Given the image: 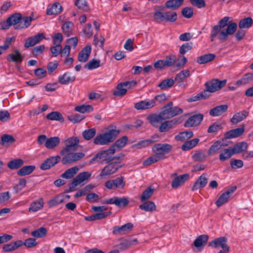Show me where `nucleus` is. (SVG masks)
Returning <instances> with one entry per match:
<instances>
[{
  "label": "nucleus",
  "mask_w": 253,
  "mask_h": 253,
  "mask_svg": "<svg viewBox=\"0 0 253 253\" xmlns=\"http://www.w3.org/2000/svg\"><path fill=\"white\" fill-rule=\"evenodd\" d=\"M230 17L225 16L219 21L216 25L221 31L218 39L222 42L228 39L229 35H233L237 30V24L235 22L229 21Z\"/></svg>",
  "instance_id": "1"
},
{
  "label": "nucleus",
  "mask_w": 253,
  "mask_h": 253,
  "mask_svg": "<svg viewBox=\"0 0 253 253\" xmlns=\"http://www.w3.org/2000/svg\"><path fill=\"white\" fill-rule=\"evenodd\" d=\"M120 130L111 129L105 133L97 135L93 140L96 145H108L113 142L120 133Z\"/></svg>",
  "instance_id": "2"
},
{
  "label": "nucleus",
  "mask_w": 253,
  "mask_h": 253,
  "mask_svg": "<svg viewBox=\"0 0 253 253\" xmlns=\"http://www.w3.org/2000/svg\"><path fill=\"white\" fill-rule=\"evenodd\" d=\"M177 17V13L173 11L162 12L160 8L158 10L155 9L153 14L154 20L157 23L163 22L173 23L176 20Z\"/></svg>",
  "instance_id": "3"
},
{
  "label": "nucleus",
  "mask_w": 253,
  "mask_h": 253,
  "mask_svg": "<svg viewBox=\"0 0 253 253\" xmlns=\"http://www.w3.org/2000/svg\"><path fill=\"white\" fill-rule=\"evenodd\" d=\"M169 108L163 107L158 114H153L148 116L147 119L153 126H156V124L162 121L169 120L172 118L170 114Z\"/></svg>",
  "instance_id": "4"
},
{
  "label": "nucleus",
  "mask_w": 253,
  "mask_h": 253,
  "mask_svg": "<svg viewBox=\"0 0 253 253\" xmlns=\"http://www.w3.org/2000/svg\"><path fill=\"white\" fill-rule=\"evenodd\" d=\"M116 149L114 146H111L108 150L101 151L97 153L90 160L89 163L100 160L105 161L107 163L111 162V156L115 153Z\"/></svg>",
  "instance_id": "5"
},
{
  "label": "nucleus",
  "mask_w": 253,
  "mask_h": 253,
  "mask_svg": "<svg viewBox=\"0 0 253 253\" xmlns=\"http://www.w3.org/2000/svg\"><path fill=\"white\" fill-rule=\"evenodd\" d=\"M226 83V80L220 81L218 79H212L207 82L205 85L206 88L204 89L206 93L208 92L210 93L214 92L224 86Z\"/></svg>",
  "instance_id": "6"
},
{
  "label": "nucleus",
  "mask_w": 253,
  "mask_h": 253,
  "mask_svg": "<svg viewBox=\"0 0 253 253\" xmlns=\"http://www.w3.org/2000/svg\"><path fill=\"white\" fill-rule=\"evenodd\" d=\"M91 176V173L87 171H84L78 174L75 178H74L72 182L69 185V190L67 192H71L76 190V187L84 182V180H88Z\"/></svg>",
  "instance_id": "7"
},
{
  "label": "nucleus",
  "mask_w": 253,
  "mask_h": 253,
  "mask_svg": "<svg viewBox=\"0 0 253 253\" xmlns=\"http://www.w3.org/2000/svg\"><path fill=\"white\" fill-rule=\"evenodd\" d=\"M183 120V118L182 117L175 118L171 120H164L165 121L161 123L159 127V130L161 132L168 131L172 128L175 125L181 123Z\"/></svg>",
  "instance_id": "8"
},
{
  "label": "nucleus",
  "mask_w": 253,
  "mask_h": 253,
  "mask_svg": "<svg viewBox=\"0 0 253 253\" xmlns=\"http://www.w3.org/2000/svg\"><path fill=\"white\" fill-rule=\"evenodd\" d=\"M172 149V146L168 143H157L152 147V151L161 159L163 156L169 153Z\"/></svg>",
  "instance_id": "9"
},
{
  "label": "nucleus",
  "mask_w": 253,
  "mask_h": 253,
  "mask_svg": "<svg viewBox=\"0 0 253 253\" xmlns=\"http://www.w3.org/2000/svg\"><path fill=\"white\" fill-rule=\"evenodd\" d=\"M102 204H114L120 208L126 207L129 203L128 198L123 197H114L108 199L103 200L101 201Z\"/></svg>",
  "instance_id": "10"
},
{
  "label": "nucleus",
  "mask_w": 253,
  "mask_h": 253,
  "mask_svg": "<svg viewBox=\"0 0 253 253\" xmlns=\"http://www.w3.org/2000/svg\"><path fill=\"white\" fill-rule=\"evenodd\" d=\"M79 141V138L77 137H71L68 138L66 141V147L60 152L61 155H63L67 152L77 150L78 148L80 146Z\"/></svg>",
  "instance_id": "11"
},
{
  "label": "nucleus",
  "mask_w": 253,
  "mask_h": 253,
  "mask_svg": "<svg viewBox=\"0 0 253 253\" xmlns=\"http://www.w3.org/2000/svg\"><path fill=\"white\" fill-rule=\"evenodd\" d=\"M101 170L99 176L101 178L104 177L115 173L122 165L120 162H110Z\"/></svg>",
  "instance_id": "12"
},
{
  "label": "nucleus",
  "mask_w": 253,
  "mask_h": 253,
  "mask_svg": "<svg viewBox=\"0 0 253 253\" xmlns=\"http://www.w3.org/2000/svg\"><path fill=\"white\" fill-rule=\"evenodd\" d=\"M68 153L62 159L61 161L63 165H68L76 162L83 158L84 156V154L81 152L74 153L70 152Z\"/></svg>",
  "instance_id": "13"
},
{
  "label": "nucleus",
  "mask_w": 253,
  "mask_h": 253,
  "mask_svg": "<svg viewBox=\"0 0 253 253\" xmlns=\"http://www.w3.org/2000/svg\"><path fill=\"white\" fill-rule=\"evenodd\" d=\"M204 116L202 114L194 115L189 117L185 122L184 126L190 127L199 126L203 120Z\"/></svg>",
  "instance_id": "14"
},
{
  "label": "nucleus",
  "mask_w": 253,
  "mask_h": 253,
  "mask_svg": "<svg viewBox=\"0 0 253 253\" xmlns=\"http://www.w3.org/2000/svg\"><path fill=\"white\" fill-rule=\"evenodd\" d=\"M159 139L160 136L158 134H154L152 135L150 139H144L138 141L137 143L133 144L132 147L137 149L146 147L158 141Z\"/></svg>",
  "instance_id": "15"
},
{
  "label": "nucleus",
  "mask_w": 253,
  "mask_h": 253,
  "mask_svg": "<svg viewBox=\"0 0 253 253\" xmlns=\"http://www.w3.org/2000/svg\"><path fill=\"white\" fill-rule=\"evenodd\" d=\"M61 157L59 156L50 157L46 159L40 166V169L45 170L49 169L55 166L60 161Z\"/></svg>",
  "instance_id": "16"
},
{
  "label": "nucleus",
  "mask_w": 253,
  "mask_h": 253,
  "mask_svg": "<svg viewBox=\"0 0 253 253\" xmlns=\"http://www.w3.org/2000/svg\"><path fill=\"white\" fill-rule=\"evenodd\" d=\"M44 38L45 36L43 33H39L35 36L30 37L26 40L24 43V46L26 48L33 46L39 43Z\"/></svg>",
  "instance_id": "17"
},
{
  "label": "nucleus",
  "mask_w": 253,
  "mask_h": 253,
  "mask_svg": "<svg viewBox=\"0 0 253 253\" xmlns=\"http://www.w3.org/2000/svg\"><path fill=\"white\" fill-rule=\"evenodd\" d=\"M184 0H169L165 3V6H159L160 10L164 11L165 8L175 10L179 8L183 3Z\"/></svg>",
  "instance_id": "18"
},
{
  "label": "nucleus",
  "mask_w": 253,
  "mask_h": 253,
  "mask_svg": "<svg viewBox=\"0 0 253 253\" xmlns=\"http://www.w3.org/2000/svg\"><path fill=\"white\" fill-rule=\"evenodd\" d=\"M133 227V225L131 223H127L121 226L114 227L112 233L114 235L125 234L130 231Z\"/></svg>",
  "instance_id": "19"
},
{
  "label": "nucleus",
  "mask_w": 253,
  "mask_h": 253,
  "mask_svg": "<svg viewBox=\"0 0 253 253\" xmlns=\"http://www.w3.org/2000/svg\"><path fill=\"white\" fill-rule=\"evenodd\" d=\"M227 238L225 237H220L215 238L211 242L209 243V246L214 248H217L220 247L222 249L229 248L227 244Z\"/></svg>",
  "instance_id": "20"
},
{
  "label": "nucleus",
  "mask_w": 253,
  "mask_h": 253,
  "mask_svg": "<svg viewBox=\"0 0 253 253\" xmlns=\"http://www.w3.org/2000/svg\"><path fill=\"white\" fill-rule=\"evenodd\" d=\"M207 176V174L206 173H203L199 176L192 187V190L195 191L205 187L208 181V178Z\"/></svg>",
  "instance_id": "21"
},
{
  "label": "nucleus",
  "mask_w": 253,
  "mask_h": 253,
  "mask_svg": "<svg viewBox=\"0 0 253 253\" xmlns=\"http://www.w3.org/2000/svg\"><path fill=\"white\" fill-rule=\"evenodd\" d=\"M245 131V125H242L240 127L231 129L224 134L225 139H230L240 136Z\"/></svg>",
  "instance_id": "22"
},
{
  "label": "nucleus",
  "mask_w": 253,
  "mask_h": 253,
  "mask_svg": "<svg viewBox=\"0 0 253 253\" xmlns=\"http://www.w3.org/2000/svg\"><path fill=\"white\" fill-rule=\"evenodd\" d=\"M190 177L189 173H185L175 177L171 182V187L176 189L183 185Z\"/></svg>",
  "instance_id": "23"
},
{
  "label": "nucleus",
  "mask_w": 253,
  "mask_h": 253,
  "mask_svg": "<svg viewBox=\"0 0 253 253\" xmlns=\"http://www.w3.org/2000/svg\"><path fill=\"white\" fill-rule=\"evenodd\" d=\"M91 51V46L87 45L82 49L78 54V59L80 62H85L89 58Z\"/></svg>",
  "instance_id": "24"
},
{
  "label": "nucleus",
  "mask_w": 253,
  "mask_h": 253,
  "mask_svg": "<svg viewBox=\"0 0 253 253\" xmlns=\"http://www.w3.org/2000/svg\"><path fill=\"white\" fill-rule=\"evenodd\" d=\"M62 11V7L60 3L55 2L52 5H49L46 9V14L47 15H57L61 13Z\"/></svg>",
  "instance_id": "25"
},
{
  "label": "nucleus",
  "mask_w": 253,
  "mask_h": 253,
  "mask_svg": "<svg viewBox=\"0 0 253 253\" xmlns=\"http://www.w3.org/2000/svg\"><path fill=\"white\" fill-rule=\"evenodd\" d=\"M76 80V77L70 72H66L58 77V83L61 84H67L73 82Z\"/></svg>",
  "instance_id": "26"
},
{
  "label": "nucleus",
  "mask_w": 253,
  "mask_h": 253,
  "mask_svg": "<svg viewBox=\"0 0 253 253\" xmlns=\"http://www.w3.org/2000/svg\"><path fill=\"white\" fill-rule=\"evenodd\" d=\"M249 115V112L243 110L235 113L230 119V122L233 124H237L244 120Z\"/></svg>",
  "instance_id": "27"
},
{
  "label": "nucleus",
  "mask_w": 253,
  "mask_h": 253,
  "mask_svg": "<svg viewBox=\"0 0 253 253\" xmlns=\"http://www.w3.org/2000/svg\"><path fill=\"white\" fill-rule=\"evenodd\" d=\"M127 83L124 82L119 84L115 90L113 92V94L116 96H124L127 91V89H128L127 86Z\"/></svg>",
  "instance_id": "28"
},
{
  "label": "nucleus",
  "mask_w": 253,
  "mask_h": 253,
  "mask_svg": "<svg viewBox=\"0 0 253 253\" xmlns=\"http://www.w3.org/2000/svg\"><path fill=\"white\" fill-rule=\"evenodd\" d=\"M6 59L9 62L21 63L23 61L21 53L18 49L14 50V52L7 55Z\"/></svg>",
  "instance_id": "29"
},
{
  "label": "nucleus",
  "mask_w": 253,
  "mask_h": 253,
  "mask_svg": "<svg viewBox=\"0 0 253 253\" xmlns=\"http://www.w3.org/2000/svg\"><path fill=\"white\" fill-rule=\"evenodd\" d=\"M228 109V105L226 104L220 105L216 106L210 111V115L211 116H219L223 113L226 112Z\"/></svg>",
  "instance_id": "30"
},
{
  "label": "nucleus",
  "mask_w": 253,
  "mask_h": 253,
  "mask_svg": "<svg viewBox=\"0 0 253 253\" xmlns=\"http://www.w3.org/2000/svg\"><path fill=\"white\" fill-rule=\"evenodd\" d=\"M23 244V241L18 240L13 243L5 244L2 247V250L5 252H10L16 250Z\"/></svg>",
  "instance_id": "31"
},
{
  "label": "nucleus",
  "mask_w": 253,
  "mask_h": 253,
  "mask_svg": "<svg viewBox=\"0 0 253 253\" xmlns=\"http://www.w3.org/2000/svg\"><path fill=\"white\" fill-rule=\"evenodd\" d=\"M60 142V139L58 136L48 138L46 141L45 147L48 149H52L57 146Z\"/></svg>",
  "instance_id": "32"
},
{
  "label": "nucleus",
  "mask_w": 253,
  "mask_h": 253,
  "mask_svg": "<svg viewBox=\"0 0 253 253\" xmlns=\"http://www.w3.org/2000/svg\"><path fill=\"white\" fill-rule=\"evenodd\" d=\"M32 20L33 18L31 16H24L23 17L21 16L20 23L15 27V29L19 30L27 28L30 25Z\"/></svg>",
  "instance_id": "33"
},
{
  "label": "nucleus",
  "mask_w": 253,
  "mask_h": 253,
  "mask_svg": "<svg viewBox=\"0 0 253 253\" xmlns=\"http://www.w3.org/2000/svg\"><path fill=\"white\" fill-rule=\"evenodd\" d=\"M215 55L213 53H208L200 56L197 58V62L200 64H203L213 60Z\"/></svg>",
  "instance_id": "34"
},
{
  "label": "nucleus",
  "mask_w": 253,
  "mask_h": 253,
  "mask_svg": "<svg viewBox=\"0 0 253 253\" xmlns=\"http://www.w3.org/2000/svg\"><path fill=\"white\" fill-rule=\"evenodd\" d=\"M21 20V14L20 13H15L7 18V22L9 23L10 26H14L16 27L17 25H19Z\"/></svg>",
  "instance_id": "35"
},
{
  "label": "nucleus",
  "mask_w": 253,
  "mask_h": 253,
  "mask_svg": "<svg viewBox=\"0 0 253 253\" xmlns=\"http://www.w3.org/2000/svg\"><path fill=\"white\" fill-rule=\"evenodd\" d=\"M209 239L207 235H201L199 236L194 241L193 244L197 248H200L205 246Z\"/></svg>",
  "instance_id": "36"
},
{
  "label": "nucleus",
  "mask_w": 253,
  "mask_h": 253,
  "mask_svg": "<svg viewBox=\"0 0 253 253\" xmlns=\"http://www.w3.org/2000/svg\"><path fill=\"white\" fill-rule=\"evenodd\" d=\"M193 136V132L191 131H184L180 132L174 137L176 141H184Z\"/></svg>",
  "instance_id": "37"
},
{
  "label": "nucleus",
  "mask_w": 253,
  "mask_h": 253,
  "mask_svg": "<svg viewBox=\"0 0 253 253\" xmlns=\"http://www.w3.org/2000/svg\"><path fill=\"white\" fill-rule=\"evenodd\" d=\"M79 168L76 167H73L70 168L61 174V177L65 179H70L73 178L74 175L78 172Z\"/></svg>",
  "instance_id": "38"
},
{
  "label": "nucleus",
  "mask_w": 253,
  "mask_h": 253,
  "mask_svg": "<svg viewBox=\"0 0 253 253\" xmlns=\"http://www.w3.org/2000/svg\"><path fill=\"white\" fill-rule=\"evenodd\" d=\"M35 166L33 165L24 166L17 171V174L20 176L29 175L35 169Z\"/></svg>",
  "instance_id": "39"
},
{
  "label": "nucleus",
  "mask_w": 253,
  "mask_h": 253,
  "mask_svg": "<svg viewBox=\"0 0 253 253\" xmlns=\"http://www.w3.org/2000/svg\"><path fill=\"white\" fill-rule=\"evenodd\" d=\"M139 209L146 211L152 212L156 209L155 204L152 201H146L139 206Z\"/></svg>",
  "instance_id": "40"
},
{
  "label": "nucleus",
  "mask_w": 253,
  "mask_h": 253,
  "mask_svg": "<svg viewBox=\"0 0 253 253\" xmlns=\"http://www.w3.org/2000/svg\"><path fill=\"white\" fill-rule=\"evenodd\" d=\"M200 140L199 138H194L189 141H185L182 146V149L183 151H188L195 146L199 143Z\"/></svg>",
  "instance_id": "41"
},
{
  "label": "nucleus",
  "mask_w": 253,
  "mask_h": 253,
  "mask_svg": "<svg viewBox=\"0 0 253 253\" xmlns=\"http://www.w3.org/2000/svg\"><path fill=\"white\" fill-rule=\"evenodd\" d=\"M253 24V20L250 17H246L241 19L239 22V27L240 29H249Z\"/></svg>",
  "instance_id": "42"
},
{
  "label": "nucleus",
  "mask_w": 253,
  "mask_h": 253,
  "mask_svg": "<svg viewBox=\"0 0 253 253\" xmlns=\"http://www.w3.org/2000/svg\"><path fill=\"white\" fill-rule=\"evenodd\" d=\"M248 147V144L245 142H241L238 143L234 146L231 149L233 154H239L245 151Z\"/></svg>",
  "instance_id": "43"
},
{
  "label": "nucleus",
  "mask_w": 253,
  "mask_h": 253,
  "mask_svg": "<svg viewBox=\"0 0 253 253\" xmlns=\"http://www.w3.org/2000/svg\"><path fill=\"white\" fill-rule=\"evenodd\" d=\"M46 119L52 121H57L61 122H63L64 119L62 115L59 112H51L48 114L46 117Z\"/></svg>",
  "instance_id": "44"
},
{
  "label": "nucleus",
  "mask_w": 253,
  "mask_h": 253,
  "mask_svg": "<svg viewBox=\"0 0 253 253\" xmlns=\"http://www.w3.org/2000/svg\"><path fill=\"white\" fill-rule=\"evenodd\" d=\"M43 202L42 199L32 202L29 208L30 212H36L42 208Z\"/></svg>",
  "instance_id": "45"
},
{
  "label": "nucleus",
  "mask_w": 253,
  "mask_h": 253,
  "mask_svg": "<svg viewBox=\"0 0 253 253\" xmlns=\"http://www.w3.org/2000/svg\"><path fill=\"white\" fill-rule=\"evenodd\" d=\"M174 84V80L172 79H168L162 81L158 86L162 90L168 89L172 87Z\"/></svg>",
  "instance_id": "46"
},
{
  "label": "nucleus",
  "mask_w": 253,
  "mask_h": 253,
  "mask_svg": "<svg viewBox=\"0 0 253 253\" xmlns=\"http://www.w3.org/2000/svg\"><path fill=\"white\" fill-rule=\"evenodd\" d=\"M154 188L152 186H149L142 193L141 197L140 200L142 202H144L145 201L149 199L152 195L154 191Z\"/></svg>",
  "instance_id": "47"
},
{
  "label": "nucleus",
  "mask_w": 253,
  "mask_h": 253,
  "mask_svg": "<svg viewBox=\"0 0 253 253\" xmlns=\"http://www.w3.org/2000/svg\"><path fill=\"white\" fill-rule=\"evenodd\" d=\"M253 80V73H247L236 83L237 85L246 84Z\"/></svg>",
  "instance_id": "48"
},
{
  "label": "nucleus",
  "mask_w": 253,
  "mask_h": 253,
  "mask_svg": "<svg viewBox=\"0 0 253 253\" xmlns=\"http://www.w3.org/2000/svg\"><path fill=\"white\" fill-rule=\"evenodd\" d=\"M24 164V161L21 159H16L9 161L7 164V167L11 169H16L20 168Z\"/></svg>",
  "instance_id": "49"
},
{
  "label": "nucleus",
  "mask_w": 253,
  "mask_h": 253,
  "mask_svg": "<svg viewBox=\"0 0 253 253\" xmlns=\"http://www.w3.org/2000/svg\"><path fill=\"white\" fill-rule=\"evenodd\" d=\"M47 230L43 227H41L38 229L32 231L31 233V235L36 238H42L47 235Z\"/></svg>",
  "instance_id": "50"
},
{
  "label": "nucleus",
  "mask_w": 253,
  "mask_h": 253,
  "mask_svg": "<svg viewBox=\"0 0 253 253\" xmlns=\"http://www.w3.org/2000/svg\"><path fill=\"white\" fill-rule=\"evenodd\" d=\"M210 95V94L206 93V92L204 90L203 91L198 93L196 95L189 98L188 99L187 101L188 102H192L202 99H206L209 97Z\"/></svg>",
  "instance_id": "51"
},
{
  "label": "nucleus",
  "mask_w": 253,
  "mask_h": 253,
  "mask_svg": "<svg viewBox=\"0 0 253 253\" xmlns=\"http://www.w3.org/2000/svg\"><path fill=\"white\" fill-rule=\"evenodd\" d=\"M73 26L74 24L71 21L65 22L62 26V29L63 33L66 35L67 37L72 35Z\"/></svg>",
  "instance_id": "52"
},
{
  "label": "nucleus",
  "mask_w": 253,
  "mask_h": 253,
  "mask_svg": "<svg viewBox=\"0 0 253 253\" xmlns=\"http://www.w3.org/2000/svg\"><path fill=\"white\" fill-rule=\"evenodd\" d=\"M190 75V71L189 70H183L176 75L174 81L178 83H181L186 78L189 77Z\"/></svg>",
  "instance_id": "53"
},
{
  "label": "nucleus",
  "mask_w": 253,
  "mask_h": 253,
  "mask_svg": "<svg viewBox=\"0 0 253 253\" xmlns=\"http://www.w3.org/2000/svg\"><path fill=\"white\" fill-rule=\"evenodd\" d=\"M96 133V129L95 128H92L84 130L83 132L82 135L85 140H89L95 135Z\"/></svg>",
  "instance_id": "54"
},
{
  "label": "nucleus",
  "mask_w": 253,
  "mask_h": 253,
  "mask_svg": "<svg viewBox=\"0 0 253 253\" xmlns=\"http://www.w3.org/2000/svg\"><path fill=\"white\" fill-rule=\"evenodd\" d=\"M100 66V60L93 58L87 62L84 67L88 70H93Z\"/></svg>",
  "instance_id": "55"
},
{
  "label": "nucleus",
  "mask_w": 253,
  "mask_h": 253,
  "mask_svg": "<svg viewBox=\"0 0 253 253\" xmlns=\"http://www.w3.org/2000/svg\"><path fill=\"white\" fill-rule=\"evenodd\" d=\"M234 155L231 148L225 149L219 155V159L221 161H224L230 158Z\"/></svg>",
  "instance_id": "56"
},
{
  "label": "nucleus",
  "mask_w": 253,
  "mask_h": 253,
  "mask_svg": "<svg viewBox=\"0 0 253 253\" xmlns=\"http://www.w3.org/2000/svg\"><path fill=\"white\" fill-rule=\"evenodd\" d=\"M15 142V138L12 135L7 134H3L1 137L0 144L2 145L10 144Z\"/></svg>",
  "instance_id": "57"
},
{
  "label": "nucleus",
  "mask_w": 253,
  "mask_h": 253,
  "mask_svg": "<svg viewBox=\"0 0 253 253\" xmlns=\"http://www.w3.org/2000/svg\"><path fill=\"white\" fill-rule=\"evenodd\" d=\"M93 108L90 105H82L80 106H76L75 110L77 112H80L81 113H84L85 112H90L92 111Z\"/></svg>",
  "instance_id": "58"
},
{
  "label": "nucleus",
  "mask_w": 253,
  "mask_h": 253,
  "mask_svg": "<svg viewBox=\"0 0 253 253\" xmlns=\"http://www.w3.org/2000/svg\"><path fill=\"white\" fill-rule=\"evenodd\" d=\"M112 181L113 183L114 188H123L125 186L124 177L123 176L118 177L116 179L112 180Z\"/></svg>",
  "instance_id": "59"
},
{
  "label": "nucleus",
  "mask_w": 253,
  "mask_h": 253,
  "mask_svg": "<svg viewBox=\"0 0 253 253\" xmlns=\"http://www.w3.org/2000/svg\"><path fill=\"white\" fill-rule=\"evenodd\" d=\"M230 196L227 195L225 192L223 193L218 198L217 201L215 202V204L217 207H220L223 204H225L228 201V200Z\"/></svg>",
  "instance_id": "60"
},
{
  "label": "nucleus",
  "mask_w": 253,
  "mask_h": 253,
  "mask_svg": "<svg viewBox=\"0 0 253 253\" xmlns=\"http://www.w3.org/2000/svg\"><path fill=\"white\" fill-rule=\"evenodd\" d=\"M176 58L175 55L170 54L166 57L165 60H163L166 67H169L172 66L176 62Z\"/></svg>",
  "instance_id": "61"
},
{
  "label": "nucleus",
  "mask_w": 253,
  "mask_h": 253,
  "mask_svg": "<svg viewBox=\"0 0 253 253\" xmlns=\"http://www.w3.org/2000/svg\"><path fill=\"white\" fill-rule=\"evenodd\" d=\"M127 140L128 137L126 136H124L118 139L112 146H114L115 149L116 147L121 149L126 145Z\"/></svg>",
  "instance_id": "62"
},
{
  "label": "nucleus",
  "mask_w": 253,
  "mask_h": 253,
  "mask_svg": "<svg viewBox=\"0 0 253 253\" xmlns=\"http://www.w3.org/2000/svg\"><path fill=\"white\" fill-rule=\"evenodd\" d=\"M222 128V125L220 123L215 122L211 125L208 128L207 132L209 133L217 132Z\"/></svg>",
  "instance_id": "63"
},
{
  "label": "nucleus",
  "mask_w": 253,
  "mask_h": 253,
  "mask_svg": "<svg viewBox=\"0 0 253 253\" xmlns=\"http://www.w3.org/2000/svg\"><path fill=\"white\" fill-rule=\"evenodd\" d=\"M193 43L186 42L183 44L179 48V54L182 56L192 48Z\"/></svg>",
  "instance_id": "64"
}]
</instances>
